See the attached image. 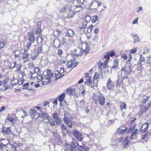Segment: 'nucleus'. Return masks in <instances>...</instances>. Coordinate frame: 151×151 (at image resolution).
I'll list each match as a JSON object with an SVG mask.
<instances>
[{
	"instance_id": "obj_17",
	"label": "nucleus",
	"mask_w": 151,
	"mask_h": 151,
	"mask_svg": "<svg viewBox=\"0 0 151 151\" xmlns=\"http://www.w3.org/2000/svg\"><path fill=\"white\" fill-rule=\"evenodd\" d=\"M106 85L108 88L109 89H111L114 86V83L112 82L110 78L108 80Z\"/></svg>"
},
{
	"instance_id": "obj_16",
	"label": "nucleus",
	"mask_w": 151,
	"mask_h": 151,
	"mask_svg": "<svg viewBox=\"0 0 151 151\" xmlns=\"http://www.w3.org/2000/svg\"><path fill=\"white\" fill-rule=\"evenodd\" d=\"M85 75L86 78H87V80L85 82V84L87 83V85L88 86H90L92 84V80L91 78V77L88 76V73H86Z\"/></svg>"
},
{
	"instance_id": "obj_44",
	"label": "nucleus",
	"mask_w": 151,
	"mask_h": 151,
	"mask_svg": "<svg viewBox=\"0 0 151 151\" xmlns=\"http://www.w3.org/2000/svg\"><path fill=\"white\" fill-rule=\"evenodd\" d=\"M61 127L62 130L63 131L64 130H65L67 132L68 131V129L65 126L64 124L62 123L61 124Z\"/></svg>"
},
{
	"instance_id": "obj_9",
	"label": "nucleus",
	"mask_w": 151,
	"mask_h": 151,
	"mask_svg": "<svg viewBox=\"0 0 151 151\" xmlns=\"http://www.w3.org/2000/svg\"><path fill=\"white\" fill-rule=\"evenodd\" d=\"M97 101L100 105L103 106L105 103V98L102 94L100 93L98 96Z\"/></svg>"
},
{
	"instance_id": "obj_22",
	"label": "nucleus",
	"mask_w": 151,
	"mask_h": 151,
	"mask_svg": "<svg viewBox=\"0 0 151 151\" xmlns=\"http://www.w3.org/2000/svg\"><path fill=\"white\" fill-rule=\"evenodd\" d=\"M119 67L118 61L117 60H115L113 62L112 69L116 70Z\"/></svg>"
},
{
	"instance_id": "obj_15",
	"label": "nucleus",
	"mask_w": 151,
	"mask_h": 151,
	"mask_svg": "<svg viewBox=\"0 0 151 151\" xmlns=\"http://www.w3.org/2000/svg\"><path fill=\"white\" fill-rule=\"evenodd\" d=\"M150 105H151V102L150 103L148 104L147 106L144 107L143 108L141 109L139 112V114H140V115H142V114L145 112L150 108Z\"/></svg>"
},
{
	"instance_id": "obj_42",
	"label": "nucleus",
	"mask_w": 151,
	"mask_h": 151,
	"mask_svg": "<svg viewBox=\"0 0 151 151\" xmlns=\"http://www.w3.org/2000/svg\"><path fill=\"white\" fill-rule=\"evenodd\" d=\"M14 52V56L15 57H19L20 53L19 51L17 50L15 51Z\"/></svg>"
},
{
	"instance_id": "obj_43",
	"label": "nucleus",
	"mask_w": 151,
	"mask_h": 151,
	"mask_svg": "<svg viewBox=\"0 0 151 151\" xmlns=\"http://www.w3.org/2000/svg\"><path fill=\"white\" fill-rule=\"evenodd\" d=\"M149 98V96H146L145 98H143L142 100V102L144 104H145L147 100H148Z\"/></svg>"
},
{
	"instance_id": "obj_56",
	"label": "nucleus",
	"mask_w": 151,
	"mask_h": 151,
	"mask_svg": "<svg viewBox=\"0 0 151 151\" xmlns=\"http://www.w3.org/2000/svg\"><path fill=\"white\" fill-rule=\"evenodd\" d=\"M43 78V77L41 75H40L37 77V79L40 81H42Z\"/></svg>"
},
{
	"instance_id": "obj_63",
	"label": "nucleus",
	"mask_w": 151,
	"mask_h": 151,
	"mask_svg": "<svg viewBox=\"0 0 151 151\" xmlns=\"http://www.w3.org/2000/svg\"><path fill=\"white\" fill-rule=\"evenodd\" d=\"M138 18H137L136 19H134V20L132 22V24H137L138 22Z\"/></svg>"
},
{
	"instance_id": "obj_32",
	"label": "nucleus",
	"mask_w": 151,
	"mask_h": 151,
	"mask_svg": "<svg viewBox=\"0 0 151 151\" xmlns=\"http://www.w3.org/2000/svg\"><path fill=\"white\" fill-rule=\"evenodd\" d=\"M124 68H125L128 72H131L132 71V68L131 65H125L123 67Z\"/></svg>"
},
{
	"instance_id": "obj_4",
	"label": "nucleus",
	"mask_w": 151,
	"mask_h": 151,
	"mask_svg": "<svg viewBox=\"0 0 151 151\" xmlns=\"http://www.w3.org/2000/svg\"><path fill=\"white\" fill-rule=\"evenodd\" d=\"M108 61L107 60H105L104 62L101 63V62H99L98 63V68L100 69V72H101V71L104 70V71L106 70V68L107 67V63Z\"/></svg>"
},
{
	"instance_id": "obj_62",
	"label": "nucleus",
	"mask_w": 151,
	"mask_h": 151,
	"mask_svg": "<svg viewBox=\"0 0 151 151\" xmlns=\"http://www.w3.org/2000/svg\"><path fill=\"white\" fill-rule=\"evenodd\" d=\"M63 53V51L62 50L60 49H59L58 50V54L60 55L61 56V55Z\"/></svg>"
},
{
	"instance_id": "obj_59",
	"label": "nucleus",
	"mask_w": 151,
	"mask_h": 151,
	"mask_svg": "<svg viewBox=\"0 0 151 151\" xmlns=\"http://www.w3.org/2000/svg\"><path fill=\"white\" fill-rule=\"evenodd\" d=\"M49 104V102L48 101H46L43 103V105L44 107H46Z\"/></svg>"
},
{
	"instance_id": "obj_3",
	"label": "nucleus",
	"mask_w": 151,
	"mask_h": 151,
	"mask_svg": "<svg viewBox=\"0 0 151 151\" xmlns=\"http://www.w3.org/2000/svg\"><path fill=\"white\" fill-rule=\"evenodd\" d=\"M28 40L29 41L26 47L28 49L32 44L33 43L35 40L34 34L33 33H29Z\"/></svg>"
},
{
	"instance_id": "obj_21",
	"label": "nucleus",
	"mask_w": 151,
	"mask_h": 151,
	"mask_svg": "<svg viewBox=\"0 0 151 151\" xmlns=\"http://www.w3.org/2000/svg\"><path fill=\"white\" fill-rule=\"evenodd\" d=\"M39 116L42 118L43 119H48L49 116L48 114L45 112H42L39 114Z\"/></svg>"
},
{
	"instance_id": "obj_53",
	"label": "nucleus",
	"mask_w": 151,
	"mask_h": 151,
	"mask_svg": "<svg viewBox=\"0 0 151 151\" xmlns=\"http://www.w3.org/2000/svg\"><path fill=\"white\" fill-rule=\"evenodd\" d=\"M78 3L82 4L85 2L86 0H77Z\"/></svg>"
},
{
	"instance_id": "obj_37",
	"label": "nucleus",
	"mask_w": 151,
	"mask_h": 151,
	"mask_svg": "<svg viewBox=\"0 0 151 151\" xmlns=\"http://www.w3.org/2000/svg\"><path fill=\"white\" fill-rule=\"evenodd\" d=\"M17 63L15 61L12 62L11 63L10 68L12 69L15 68L16 66Z\"/></svg>"
},
{
	"instance_id": "obj_31",
	"label": "nucleus",
	"mask_w": 151,
	"mask_h": 151,
	"mask_svg": "<svg viewBox=\"0 0 151 151\" xmlns=\"http://www.w3.org/2000/svg\"><path fill=\"white\" fill-rule=\"evenodd\" d=\"M64 118L63 119L64 120L66 119H69L72 118L70 115L66 111H64Z\"/></svg>"
},
{
	"instance_id": "obj_12",
	"label": "nucleus",
	"mask_w": 151,
	"mask_h": 151,
	"mask_svg": "<svg viewBox=\"0 0 151 151\" xmlns=\"http://www.w3.org/2000/svg\"><path fill=\"white\" fill-rule=\"evenodd\" d=\"M66 91L69 95H74L76 94L75 88L73 86L68 88Z\"/></svg>"
},
{
	"instance_id": "obj_13",
	"label": "nucleus",
	"mask_w": 151,
	"mask_h": 151,
	"mask_svg": "<svg viewBox=\"0 0 151 151\" xmlns=\"http://www.w3.org/2000/svg\"><path fill=\"white\" fill-rule=\"evenodd\" d=\"M2 132L7 135H9L12 133V131L10 129V127H3L2 129Z\"/></svg>"
},
{
	"instance_id": "obj_1",
	"label": "nucleus",
	"mask_w": 151,
	"mask_h": 151,
	"mask_svg": "<svg viewBox=\"0 0 151 151\" xmlns=\"http://www.w3.org/2000/svg\"><path fill=\"white\" fill-rule=\"evenodd\" d=\"M81 140H79L76 144V145L74 143L72 142L70 144H65V147L67 150L70 151H88V148L83 144Z\"/></svg>"
},
{
	"instance_id": "obj_6",
	"label": "nucleus",
	"mask_w": 151,
	"mask_h": 151,
	"mask_svg": "<svg viewBox=\"0 0 151 151\" xmlns=\"http://www.w3.org/2000/svg\"><path fill=\"white\" fill-rule=\"evenodd\" d=\"M45 79L46 80L50 79L53 76V73H52L50 70H47V71H44L43 72Z\"/></svg>"
},
{
	"instance_id": "obj_57",
	"label": "nucleus",
	"mask_w": 151,
	"mask_h": 151,
	"mask_svg": "<svg viewBox=\"0 0 151 151\" xmlns=\"http://www.w3.org/2000/svg\"><path fill=\"white\" fill-rule=\"evenodd\" d=\"M37 40L38 41L39 40H40V43H42V41L43 40V39L41 36V35H40L37 38Z\"/></svg>"
},
{
	"instance_id": "obj_23",
	"label": "nucleus",
	"mask_w": 151,
	"mask_h": 151,
	"mask_svg": "<svg viewBox=\"0 0 151 151\" xmlns=\"http://www.w3.org/2000/svg\"><path fill=\"white\" fill-rule=\"evenodd\" d=\"M74 11L76 12H78L81 10L83 7L81 5H78L74 6Z\"/></svg>"
},
{
	"instance_id": "obj_33",
	"label": "nucleus",
	"mask_w": 151,
	"mask_h": 151,
	"mask_svg": "<svg viewBox=\"0 0 151 151\" xmlns=\"http://www.w3.org/2000/svg\"><path fill=\"white\" fill-rule=\"evenodd\" d=\"M97 4V7H99L101 5V4L100 2H99L98 1L95 0L92 4L91 6H93L94 5H96Z\"/></svg>"
},
{
	"instance_id": "obj_11",
	"label": "nucleus",
	"mask_w": 151,
	"mask_h": 151,
	"mask_svg": "<svg viewBox=\"0 0 151 151\" xmlns=\"http://www.w3.org/2000/svg\"><path fill=\"white\" fill-rule=\"evenodd\" d=\"M149 126V124L148 123L144 124L140 129V131L142 133H144L147 131Z\"/></svg>"
},
{
	"instance_id": "obj_40",
	"label": "nucleus",
	"mask_w": 151,
	"mask_h": 151,
	"mask_svg": "<svg viewBox=\"0 0 151 151\" xmlns=\"http://www.w3.org/2000/svg\"><path fill=\"white\" fill-rule=\"evenodd\" d=\"M98 20V16L96 15L93 16L92 18L91 21L93 23L95 22Z\"/></svg>"
},
{
	"instance_id": "obj_49",
	"label": "nucleus",
	"mask_w": 151,
	"mask_h": 151,
	"mask_svg": "<svg viewBox=\"0 0 151 151\" xmlns=\"http://www.w3.org/2000/svg\"><path fill=\"white\" fill-rule=\"evenodd\" d=\"M109 52H107L106 53V55H104V58H106L107 59V60L108 61V60L109 59L110 56L109 55Z\"/></svg>"
},
{
	"instance_id": "obj_28",
	"label": "nucleus",
	"mask_w": 151,
	"mask_h": 151,
	"mask_svg": "<svg viewBox=\"0 0 151 151\" xmlns=\"http://www.w3.org/2000/svg\"><path fill=\"white\" fill-rule=\"evenodd\" d=\"M137 134V129H135L134 130L131 134V139H133L135 138V136Z\"/></svg>"
},
{
	"instance_id": "obj_2",
	"label": "nucleus",
	"mask_w": 151,
	"mask_h": 151,
	"mask_svg": "<svg viewBox=\"0 0 151 151\" xmlns=\"http://www.w3.org/2000/svg\"><path fill=\"white\" fill-rule=\"evenodd\" d=\"M89 47L88 44H86V48L85 50H82L80 48H78L75 50V54L77 56H81L84 52L86 54L89 51Z\"/></svg>"
},
{
	"instance_id": "obj_61",
	"label": "nucleus",
	"mask_w": 151,
	"mask_h": 151,
	"mask_svg": "<svg viewBox=\"0 0 151 151\" xmlns=\"http://www.w3.org/2000/svg\"><path fill=\"white\" fill-rule=\"evenodd\" d=\"M109 56H110L111 57H112L115 54V52L114 51H111L110 52H109Z\"/></svg>"
},
{
	"instance_id": "obj_25",
	"label": "nucleus",
	"mask_w": 151,
	"mask_h": 151,
	"mask_svg": "<svg viewBox=\"0 0 151 151\" xmlns=\"http://www.w3.org/2000/svg\"><path fill=\"white\" fill-rule=\"evenodd\" d=\"M29 113L33 117L38 115L37 112L35 110L30 109L29 110Z\"/></svg>"
},
{
	"instance_id": "obj_64",
	"label": "nucleus",
	"mask_w": 151,
	"mask_h": 151,
	"mask_svg": "<svg viewBox=\"0 0 151 151\" xmlns=\"http://www.w3.org/2000/svg\"><path fill=\"white\" fill-rule=\"evenodd\" d=\"M5 107L4 106H3L0 109V112H1L5 110Z\"/></svg>"
},
{
	"instance_id": "obj_5",
	"label": "nucleus",
	"mask_w": 151,
	"mask_h": 151,
	"mask_svg": "<svg viewBox=\"0 0 151 151\" xmlns=\"http://www.w3.org/2000/svg\"><path fill=\"white\" fill-rule=\"evenodd\" d=\"M72 132L74 137L78 140H81L82 139V135L79 132L74 129L72 130Z\"/></svg>"
},
{
	"instance_id": "obj_51",
	"label": "nucleus",
	"mask_w": 151,
	"mask_h": 151,
	"mask_svg": "<svg viewBox=\"0 0 151 151\" xmlns=\"http://www.w3.org/2000/svg\"><path fill=\"white\" fill-rule=\"evenodd\" d=\"M121 57L125 60H126L128 58L126 54H123L122 55Z\"/></svg>"
},
{
	"instance_id": "obj_46",
	"label": "nucleus",
	"mask_w": 151,
	"mask_h": 151,
	"mask_svg": "<svg viewBox=\"0 0 151 151\" xmlns=\"http://www.w3.org/2000/svg\"><path fill=\"white\" fill-rule=\"evenodd\" d=\"M122 83V79L118 78L117 79V84L118 85H119V86Z\"/></svg>"
},
{
	"instance_id": "obj_18",
	"label": "nucleus",
	"mask_w": 151,
	"mask_h": 151,
	"mask_svg": "<svg viewBox=\"0 0 151 151\" xmlns=\"http://www.w3.org/2000/svg\"><path fill=\"white\" fill-rule=\"evenodd\" d=\"M87 22L85 21L83 22L82 23V26L81 27V29L83 32L85 33H86V31L87 29Z\"/></svg>"
},
{
	"instance_id": "obj_47",
	"label": "nucleus",
	"mask_w": 151,
	"mask_h": 151,
	"mask_svg": "<svg viewBox=\"0 0 151 151\" xmlns=\"http://www.w3.org/2000/svg\"><path fill=\"white\" fill-rule=\"evenodd\" d=\"M24 80H25L23 79H20V80H18V83H19V85H22L23 84V83L24 81Z\"/></svg>"
},
{
	"instance_id": "obj_7",
	"label": "nucleus",
	"mask_w": 151,
	"mask_h": 151,
	"mask_svg": "<svg viewBox=\"0 0 151 151\" xmlns=\"http://www.w3.org/2000/svg\"><path fill=\"white\" fill-rule=\"evenodd\" d=\"M52 117L57 124L59 125L61 124V120L58 116L57 113H53L52 115Z\"/></svg>"
},
{
	"instance_id": "obj_8",
	"label": "nucleus",
	"mask_w": 151,
	"mask_h": 151,
	"mask_svg": "<svg viewBox=\"0 0 151 151\" xmlns=\"http://www.w3.org/2000/svg\"><path fill=\"white\" fill-rule=\"evenodd\" d=\"M127 127H124L123 128L122 127H120L118 128L116 132V134L121 135L122 134H124L126 132V130L127 129Z\"/></svg>"
},
{
	"instance_id": "obj_41",
	"label": "nucleus",
	"mask_w": 151,
	"mask_h": 151,
	"mask_svg": "<svg viewBox=\"0 0 151 151\" xmlns=\"http://www.w3.org/2000/svg\"><path fill=\"white\" fill-rule=\"evenodd\" d=\"M47 119L49 122L50 124V125L52 126H54L55 125V124L54 122V121H53L52 119H50L49 118L48 119Z\"/></svg>"
},
{
	"instance_id": "obj_20",
	"label": "nucleus",
	"mask_w": 151,
	"mask_h": 151,
	"mask_svg": "<svg viewBox=\"0 0 151 151\" xmlns=\"http://www.w3.org/2000/svg\"><path fill=\"white\" fill-rule=\"evenodd\" d=\"M131 36L132 37L134 40V43H135L140 41L139 37L137 34H131Z\"/></svg>"
},
{
	"instance_id": "obj_10",
	"label": "nucleus",
	"mask_w": 151,
	"mask_h": 151,
	"mask_svg": "<svg viewBox=\"0 0 151 151\" xmlns=\"http://www.w3.org/2000/svg\"><path fill=\"white\" fill-rule=\"evenodd\" d=\"M121 75L123 78L124 79H127L128 78V75L130 73L127 70L122 67L121 70Z\"/></svg>"
},
{
	"instance_id": "obj_35",
	"label": "nucleus",
	"mask_w": 151,
	"mask_h": 151,
	"mask_svg": "<svg viewBox=\"0 0 151 151\" xmlns=\"http://www.w3.org/2000/svg\"><path fill=\"white\" fill-rule=\"evenodd\" d=\"M147 134H145L142 138V142L144 143L145 142H146L147 141Z\"/></svg>"
},
{
	"instance_id": "obj_29",
	"label": "nucleus",
	"mask_w": 151,
	"mask_h": 151,
	"mask_svg": "<svg viewBox=\"0 0 151 151\" xmlns=\"http://www.w3.org/2000/svg\"><path fill=\"white\" fill-rule=\"evenodd\" d=\"M65 96V93H63L60 95L59 96L58 99L59 101L60 102H62L64 99Z\"/></svg>"
},
{
	"instance_id": "obj_27",
	"label": "nucleus",
	"mask_w": 151,
	"mask_h": 151,
	"mask_svg": "<svg viewBox=\"0 0 151 151\" xmlns=\"http://www.w3.org/2000/svg\"><path fill=\"white\" fill-rule=\"evenodd\" d=\"M100 77V74L99 73H96L93 78V83H94L95 81L96 83L98 82L97 79L99 78Z\"/></svg>"
},
{
	"instance_id": "obj_50",
	"label": "nucleus",
	"mask_w": 151,
	"mask_h": 151,
	"mask_svg": "<svg viewBox=\"0 0 151 151\" xmlns=\"http://www.w3.org/2000/svg\"><path fill=\"white\" fill-rule=\"evenodd\" d=\"M29 56V54L28 53H26V54H24L23 56L22 57V59H24L26 58H28Z\"/></svg>"
},
{
	"instance_id": "obj_24",
	"label": "nucleus",
	"mask_w": 151,
	"mask_h": 151,
	"mask_svg": "<svg viewBox=\"0 0 151 151\" xmlns=\"http://www.w3.org/2000/svg\"><path fill=\"white\" fill-rule=\"evenodd\" d=\"M75 14V13L74 11H71V9H70L69 10L67 17L68 19L71 18L73 17Z\"/></svg>"
},
{
	"instance_id": "obj_55",
	"label": "nucleus",
	"mask_w": 151,
	"mask_h": 151,
	"mask_svg": "<svg viewBox=\"0 0 151 151\" xmlns=\"http://www.w3.org/2000/svg\"><path fill=\"white\" fill-rule=\"evenodd\" d=\"M61 42H62L61 44H64L66 43V40L64 37H63L62 38V40H61Z\"/></svg>"
},
{
	"instance_id": "obj_30",
	"label": "nucleus",
	"mask_w": 151,
	"mask_h": 151,
	"mask_svg": "<svg viewBox=\"0 0 151 151\" xmlns=\"http://www.w3.org/2000/svg\"><path fill=\"white\" fill-rule=\"evenodd\" d=\"M120 110L122 111L123 109H126V104L124 102H121L120 103Z\"/></svg>"
},
{
	"instance_id": "obj_58",
	"label": "nucleus",
	"mask_w": 151,
	"mask_h": 151,
	"mask_svg": "<svg viewBox=\"0 0 151 151\" xmlns=\"http://www.w3.org/2000/svg\"><path fill=\"white\" fill-rule=\"evenodd\" d=\"M137 51V50L136 48H134L132 49L131 50H130V52L131 53H134L136 52Z\"/></svg>"
},
{
	"instance_id": "obj_19",
	"label": "nucleus",
	"mask_w": 151,
	"mask_h": 151,
	"mask_svg": "<svg viewBox=\"0 0 151 151\" xmlns=\"http://www.w3.org/2000/svg\"><path fill=\"white\" fill-rule=\"evenodd\" d=\"M72 118H71L64 120L65 123L70 127H72V126L73 122L72 121Z\"/></svg>"
},
{
	"instance_id": "obj_39",
	"label": "nucleus",
	"mask_w": 151,
	"mask_h": 151,
	"mask_svg": "<svg viewBox=\"0 0 151 151\" xmlns=\"http://www.w3.org/2000/svg\"><path fill=\"white\" fill-rule=\"evenodd\" d=\"M128 138L127 137H126L125 138L124 141L122 143V145L123 146H126L127 145L129 142V141H128Z\"/></svg>"
},
{
	"instance_id": "obj_48",
	"label": "nucleus",
	"mask_w": 151,
	"mask_h": 151,
	"mask_svg": "<svg viewBox=\"0 0 151 151\" xmlns=\"http://www.w3.org/2000/svg\"><path fill=\"white\" fill-rule=\"evenodd\" d=\"M80 88H81L82 89V91H78V92L79 93H85V88H84L83 87L81 86L80 87Z\"/></svg>"
},
{
	"instance_id": "obj_38",
	"label": "nucleus",
	"mask_w": 151,
	"mask_h": 151,
	"mask_svg": "<svg viewBox=\"0 0 151 151\" xmlns=\"http://www.w3.org/2000/svg\"><path fill=\"white\" fill-rule=\"evenodd\" d=\"M93 27V26L92 25H91L89 26L88 27H87V29L86 30V33L87 32L88 33H90L92 30V29Z\"/></svg>"
},
{
	"instance_id": "obj_36",
	"label": "nucleus",
	"mask_w": 151,
	"mask_h": 151,
	"mask_svg": "<svg viewBox=\"0 0 151 151\" xmlns=\"http://www.w3.org/2000/svg\"><path fill=\"white\" fill-rule=\"evenodd\" d=\"M7 44V43L5 41H3L0 43V49L4 48Z\"/></svg>"
},
{
	"instance_id": "obj_54",
	"label": "nucleus",
	"mask_w": 151,
	"mask_h": 151,
	"mask_svg": "<svg viewBox=\"0 0 151 151\" xmlns=\"http://www.w3.org/2000/svg\"><path fill=\"white\" fill-rule=\"evenodd\" d=\"M147 63L151 65V56L149 57V58L147 61Z\"/></svg>"
},
{
	"instance_id": "obj_52",
	"label": "nucleus",
	"mask_w": 151,
	"mask_h": 151,
	"mask_svg": "<svg viewBox=\"0 0 151 151\" xmlns=\"http://www.w3.org/2000/svg\"><path fill=\"white\" fill-rule=\"evenodd\" d=\"M16 67L17 68V70L19 71L21 69L22 65H21L20 64H18L17 65H16Z\"/></svg>"
},
{
	"instance_id": "obj_60",
	"label": "nucleus",
	"mask_w": 151,
	"mask_h": 151,
	"mask_svg": "<svg viewBox=\"0 0 151 151\" xmlns=\"http://www.w3.org/2000/svg\"><path fill=\"white\" fill-rule=\"evenodd\" d=\"M144 58L142 56V55L141 54L140 57V60H141V62H144Z\"/></svg>"
},
{
	"instance_id": "obj_14",
	"label": "nucleus",
	"mask_w": 151,
	"mask_h": 151,
	"mask_svg": "<svg viewBox=\"0 0 151 151\" xmlns=\"http://www.w3.org/2000/svg\"><path fill=\"white\" fill-rule=\"evenodd\" d=\"M75 34V32L72 30L70 29L68 30L67 32L65 33L66 37H70L71 38H73Z\"/></svg>"
},
{
	"instance_id": "obj_45",
	"label": "nucleus",
	"mask_w": 151,
	"mask_h": 151,
	"mask_svg": "<svg viewBox=\"0 0 151 151\" xmlns=\"http://www.w3.org/2000/svg\"><path fill=\"white\" fill-rule=\"evenodd\" d=\"M42 30L41 29L40 27H38L37 30L36 31V33L37 35H38L39 36L41 35Z\"/></svg>"
},
{
	"instance_id": "obj_26",
	"label": "nucleus",
	"mask_w": 151,
	"mask_h": 151,
	"mask_svg": "<svg viewBox=\"0 0 151 151\" xmlns=\"http://www.w3.org/2000/svg\"><path fill=\"white\" fill-rule=\"evenodd\" d=\"M6 119L10 122L14 123L16 120V118L12 117V116L9 115L6 118Z\"/></svg>"
},
{
	"instance_id": "obj_34",
	"label": "nucleus",
	"mask_w": 151,
	"mask_h": 151,
	"mask_svg": "<svg viewBox=\"0 0 151 151\" xmlns=\"http://www.w3.org/2000/svg\"><path fill=\"white\" fill-rule=\"evenodd\" d=\"M61 74L60 73L59 71H57L56 72L55 74V77H56L57 78H59L63 76L64 75V74H62V75H61Z\"/></svg>"
}]
</instances>
